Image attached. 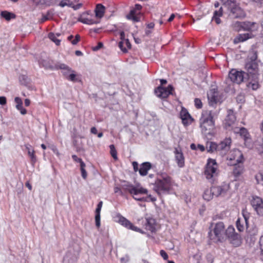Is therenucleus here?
Instances as JSON below:
<instances>
[{
    "mask_svg": "<svg viewBox=\"0 0 263 263\" xmlns=\"http://www.w3.org/2000/svg\"><path fill=\"white\" fill-rule=\"evenodd\" d=\"M66 79L69 81L72 82H76L78 81V79L76 78V74H75V71L74 72L70 73L68 77H67Z\"/></svg>",
    "mask_w": 263,
    "mask_h": 263,
    "instance_id": "obj_47",
    "label": "nucleus"
},
{
    "mask_svg": "<svg viewBox=\"0 0 263 263\" xmlns=\"http://www.w3.org/2000/svg\"><path fill=\"white\" fill-rule=\"evenodd\" d=\"M81 171L82 178L84 179H86L87 174L85 169L82 168L81 170Z\"/></svg>",
    "mask_w": 263,
    "mask_h": 263,
    "instance_id": "obj_60",
    "label": "nucleus"
},
{
    "mask_svg": "<svg viewBox=\"0 0 263 263\" xmlns=\"http://www.w3.org/2000/svg\"><path fill=\"white\" fill-rule=\"evenodd\" d=\"M39 64L41 67H44L45 69H48L49 67L48 57L46 53H41L39 60Z\"/></svg>",
    "mask_w": 263,
    "mask_h": 263,
    "instance_id": "obj_23",
    "label": "nucleus"
},
{
    "mask_svg": "<svg viewBox=\"0 0 263 263\" xmlns=\"http://www.w3.org/2000/svg\"><path fill=\"white\" fill-rule=\"evenodd\" d=\"M233 132L235 134H239L243 138L246 145L248 147L250 146V135L246 128L235 127L233 128Z\"/></svg>",
    "mask_w": 263,
    "mask_h": 263,
    "instance_id": "obj_11",
    "label": "nucleus"
},
{
    "mask_svg": "<svg viewBox=\"0 0 263 263\" xmlns=\"http://www.w3.org/2000/svg\"><path fill=\"white\" fill-rule=\"evenodd\" d=\"M214 13L215 15L221 16L222 15V7H220L218 11H215Z\"/></svg>",
    "mask_w": 263,
    "mask_h": 263,
    "instance_id": "obj_62",
    "label": "nucleus"
},
{
    "mask_svg": "<svg viewBox=\"0 0 263 263\" xmlns=\"http://www.w3.org/2000/svg\"><path fill=\"white\" fill-rule=\"evenodd\" d=\"M129 229L141 233H143V231L140 228L134 226L133 224H132Z\"/></svg>",
    "mask_w": 263,
    "mask_h": 263,
    "instance_id": "obj_56",
    "label": "nucleus"
},
{
    "mask_svg": "<svg viewBox=\"0 0 263 263\" xmlns=\"http://www.w3.org/2000/svg\"><path fill=\"white\" fill-rule=\"evenodd\" d=\"M213 197L214 195L212 194V192L211 189H206L204 191V194L203 195V198L204 200L210 201L213 198Z\"/></svg>",
    "mask_w": 263,
    "mask_h": 263,
    "instance_id": "obj_34",
    "label": "nucleus"
},
{
    "mask_svg": "<svg viewBox=\"0 0 263 263\" xmlns=\"http://www.w3.org/2000/svg\"><path fill=\"white\" fill-rule=\"evenodd\" d=\"M254 37V35L252 33H246L243 34H238L234 39L233 42L236 44L240 42H243L249 39H251Z\"/></svg>",
    "mask_w": 263,
    "mask_h": 263,
    "instance_id": "obj_19",
    "label": "nucleus"
},
{
    "mask_svg": "<svg viewBox=\"0 0 263 263\" xmlns=\"http://www.w3.org/2000/svg\"><path fill=\"white\" fill-rule=\"evenodd\" d=\"M30 147L31 146L30 145H26V147L28 149V154L30 157L31 160L32 162H35L36 161L35 157L34 155V151L31 149Z\"/></svg>",
    "mask_w": 263,
    "mask_h": 263,
    "instance_id": "obj_41",
    "label": "nucleus"
},
{
    "mask_svg": "<svg viewBox=\"0 0 263 263\" xmlns=\"http://www.w3.org/2000/svg\"><path fill=\"white\" fill-rule=\"evenodd\" d=\"M230 243L235 247L240 246L242 243V239L241 236L239 234L231 236L228 238Z\"/></svg>",
    "mask_w": 263,
    "mask_h": 263,
    "instance_id": "obj_24",
    "label": "nucleus"
},
{
    "mask_svg": "<svg viewBox=\"0 0 263 263\" xmlns=\"http://www.w3.org/2000/svg\"><path fill=\"white\" fill-rule=\"evenodd\" d=\"M255 179L258 184H263V172L260 171L255 175Z\"/></svg>",
    "mask_w": 263,
    "mask_h": 263,
    "instance_id": "obj_42",
    "label": "nucleus"
},
{
    "mask_svg": "<svg viewBox=\"0 0 263 263\" xmlns=\"http://www.w3.org/2000/svg\"><path fill=\"white\" fill-rule=\"evenodd\" d=\"M231 139L227 138L218 144V151L221 152L222 154L228 152L231 147Z\"/></svg>",
    "mask_w": 263,
    "mask_h": 263,
    "instance_id": "obj_13",
    "label": "nucleus"
},
{
    "mask_svg": "<svg viewBox=\"0 0 263 263\" xmlns=\"http://www.w3.org/2000/svg\"><path fill=\"white\" fill-rule=\"evenodd\" d=\"M192 258L194 263H201L202 259V254L201 253L198 252L193 255Z\"/></svg>",
    "mask_w": 263,
    "mask_h": 263,
    "instance_id": "obj_38",
    "label": "nucleus"
},
{
    "mask_svg": "<svg viewBox=\"0 0 263 263\" xmlns=\"http://www.w3.org/2000/svg\"><path fill=\"white\" fill-rule=\"evenodd\" d=\"M16 108L17 110L20 111L22 115H25L27 112L26 109L24 108L23 107V103L21 104H16Z\"/></svg>",
    "mask_w": 263,
    "mask_h": 263,
    "instance_id": "obj_48",
    "label": "nucleus"
},
{
    "mask_svg": "<svg viewBox=\"0 0 263 263\" xmlns=\"http://www.w3.org/2000/svg\"><path fill=\"white\" fill-rule=\"evenodd\" d=\"M208 98L211 105L221 102V99L218 96V92L216 88H212L210 90L208 93Z\"/></svg>",
    "mask_w": 263,
    "mask_h": 263,
    "instance_id": "obj_12",
    "label": "nucleus"
},
{
    "mask_svg": "<svg viewBox=\"0 0 263 263\" xmlns=\"http://www.w3.org/2000/svg\"><path fill=\"white\" fill-rule=\"evenodd\" d=\"M206 148L209 152H213L214 151H218V144L215 142H210L207 144Z\"/></svg>",
    "mask_w": 263,
    "mask_h": 263,
    "instance_id": "obj_35",
    "label": "nucleus"
},
{
    "mask_svg": "<svg viewBox=\"0 0 263 263\" xmlns=\"http://www.w3.org/2000/svg\"><path fill=\"white\" fill-rule=\"evenodd\" d=\"M236 160H235L234 159H230L229 162H228V164L229 165H234V166H235V165H237L238 164L237 162L235 161Z\"/></svg>",
    "mask_w": 263,
    "mask_h": 263,
    "instance_id": "obj_61",
    "label": "nucleus"
},
{
    "mask_svg": "<svg viewBox=\"0 0 263 263\" xmlns=\"http://www.w3.org/2000/svg\"><path fill=\"white\" fill-rule=\"evenodd\" d=\"M132 164L134 171L137 172L139 171V169L138 168V163L136 161H134Z\"/></svg>",
    "mask_w": 263,
    "mask_h": 263,
    "instance_id": "obj_64",
    "label": "nucleus"
},
{
    "mask_svg": "<svg viewBox=\"0 0 263 263\" xmlns=\"http://www.w3.org/2000/svg\"><path fill=\"white\" fill-rule=\"evenodd\" d=\"M119 222L121 224L122 226H124L125 228L129 229L130 227L132 225V223L130 222L128 220H127L125 217L122 216L121 215H119Z\"/></svg>",
    "mask_w": 263,
    "mask_h": 263,
    "instance_id": "obj_31",
    "label": "nucleus"
},
{
    "mask_svg": "<svg viewBox=\"0 0 263 263\" xmlns=\"http://www.w3.org/2000/svg\"><path fill=\"white\" fill-rule=\"evenodd\" d=\"M180 116L183 124L185 126H187L189 124H191L193 120V119L187 110L185 108L182 109L180 113Z\"/></svg>",
    "mask_w": 263,
    "mask_h": 263,
    "instance_id": "obj_14",
    "label": "nucleus"
},
{
    "mask_svg": "<svg viewBox=\"0 0 263 263\" xmlns=\"http://www.w3.org/2000/svg\"><path fill=\"white\" fill-rule=\"evenodd\" d=\"M50 41L54 42L57 46H59L60 45L61 40L57 39L53 33L50 32Z\"/></svg>",
    "mask_w": 263,
    "mask_h": 263,
    "instance_id": "obj_46",
    "label": "nucleus"
},
{
    "mask_svg": "<svg viewBox=\"0 0 263 263\" xmlns=\"http://www.w3.org/2000/svg\"><path fill=\"white\" fill-rule=\"evenodd\" d=\"M160 254L164 260H167L168 259V255L165 251L161 250L160 251Z\"/></svg>",
    "mask_w": 263,
    "mask_h": 263,
    "instance_id": "obj_54",
    "label": "nucleus"
},
{
    "mask_svg": "<svg viewBox=\"0 0 263 263\" xmlns=\"http://www.w3.org/2000/svg\"><path fill=\"white\" fill-rule=\"evenodd\" d=\"M161 85L155 89V95L160 98H166L170 95L172 93L174 89L171 85H169L166 88L163 87L162 85L166 84L167 81L165 79L160 80Z\"/></svg>",
    "mask_w": 263,
    "mask_h": 263,
    "instance_id": "obj_4",
    "label": "nucleus"
},
{
    "mask_svg": "<svg viewBox=\"0 0 263 263\" xmlns=\"http://www.w3.org/2000/svg\"><path fill=\"white\" fill-rule=\"evenodd\" d=\"M225 227L222 222L216 223L213 231L209 232V237L214 242H222L224 239Z\"/></svg>",
    "mask_w": 263,
    "mask_h": 263,
    "instance_id": "obj_2",
    "label": "nucleus"
},
{
    "mask_svg": "<svg viewBox=\"0 0 263 263\" xmlns=\"http://www.w3.org/2000/svg\"><path fill=\"white\" fill-rule=\"evenodd\" d=\"M77 256L73 249L69 250L63 257V263H76L77 261Z\"/></svg>",
    "mask_w": 263,
    "mask_h": 263,
    "instance_id": "obj_15",
    "label": "nucleus"
},
{
    "mask_svg": "<svg viewBox=\"0 0 263 263\" xmlns=\"http://www.w3.org/2000/svg\"><path fill=\"white\" fill-rule=\"evenodd\" d=\"M202 132L205 135L210 134L214 127L213 115L212 111H209L206 117L203 118V121L200 124Z\"/></svg>",
    "mask_w": 263,
    "mask_h": 263,
    "instance_id": "obj_3",
    "label": "nucleus"
},
{
    "mask_svg": "<svg viewBox=\"0 0 263 263\" xmlns=\"http://www.w3.org/2000/svg\"><path fill=\"white\" fill-rule=\"evenodd\" d=\"M227 112L228 114L225 119L224 127L227 130L233 131V128L236 127L235 126L236 118L233 110L229 109Z\"/></svg>",
    "mask_w": 263,
    "mask_h": 263,
    "instance_id": "obj_8",
    "label": "nucleus"
},
{
    "mask_svg": "<svg viewBox=\"0 0 263 263\" xmlns=\"http://www.w3.org/2000/svg\"><path fill=\"white\" fill-rule=\"evenodd\" d=\"M217 164L214 159H209L204 171V175L208 179H212L217 175Z\"/></svg>",
    "mask_w": 263,
    "mask_h": 263,
    "instance_id": "obj_5",
    "label": "nucleus"
},
{
    "mask_svg": "<svg viewBox=\"0 0 263 263\" xmlns=\"http://www.w3.org/2000/svg\"><path fill=\"white\" fill-rule=\"evenodd\" d=\"M257 59V52L256 51H252L250 53L249 58L248 61L256 62Z\"/></svg>",
    "mask_w": 263,
    "mask_h": 263,
    "instance_id": "obj_45",
    "label": "nucleus"
},
{
    "mask_svg": "<svg viewBox=\"0 0 263 263\" xmlns=\"http://www.w3.org/2000/svg\"><path fill=\"white\" fill-rule=\"evenodd\" d=\"M136 10L135 9H132L130 11V12L127 15V18H128L129 17H131L133 16H135V14H136Z\"/></svg>",
    "mask_w": 263,
    "mask_h": 263,
    "instance_id": "obj_59",
    "label": "nucleus"
},
{
    "mask_svg": "<svg viewBox=\"0 0 263 263\" xmlns=\"http://www.w3.org/2000/svg\"><path fill=\"white\" fill-rule=\"evenodd\" d=\"M124 183L122 184L121 189L125 191H128L130 194L137 196L138 194H146L148 192L147 189L142 187H138L125 181Z\"/></svg>",
    "mask_w": 263,
    "mask_h": 263,
    "instance_id": "obj_6",
    "label": "nucleus"
},
{
    "mask_svg": "<svg viewBox=\"0 0 263 263\" xmlns=\"http://www.w3.org/2000/svg\"><path fill=\"white\" fill-rule=\"evenodd\" d=\"M221 2L222 5L231 12L237 6L235 0H221Z\"/></svg>",
    "mask_w": 263,
    "mask_h": 263,
    "instance_id": "obj_29",
    "label": "nucleus"
},
{
    "mask_svg": "<svg viewBox=\"0 0 263 263\" xmlns=\"http://www.w3.org/2000/svg\"><path fill=\"white\" fill-rule=\"evenodd\" d=\"M121 188L120 187H115L114 188V192L115 193H119V194L120 195H122L123 196V193L122 192V190H121Z\"/></svg>",
    "mask_w": 263,
    "mask_h": 263,
    "instance_id": "obj_57",
    "label": "nucleus"
},
{
    "mask_svg": "<svg viewBox=\"0 0 263 263\" xmlns=\"http://www.w3.org/2000/svg\"><path fill=\"white\" fill-rule=\"evenodd\" d=\"M212 192V194L214 196L218 197L221 195L225 194L228 189L227 185H221V186H215L211 187Z\"/></svg>",
    "mask_w": 263,
    "mask_h": 263,
    "instance_id": "obj_16",
    "label": "nucleus"
},
{
    "mask_svg": "<svg viewBox=\"0 0 263 263\" xmlns=\"http://www.w3.org/2000/svg\"><path fill=\"white\" fill-rule=\"evenodd\" d=\"M1 16L8 21H10L12 18H15L16 17L15 14L7 11H2L1 12Z\"/></svg>",
    "mask_w": 263,
    "mask_h": 263,
    "instance_id": "obj_32",
    "label": "nucleus"
},
{
    "mask_svg": "<svg viewBox=\"0 0 263 263\" xmlns=\"http://www.w3.org/2000/svg\"><path fill=\"white\" fill-rule=\"evenodd\" d=\"M124 41H121L119 43V47L123 52L126 53L127 52V49L126 48L124 47Z\"/></svg>",
    "mask_w": 263,
    "mask_h": 263,
    "instance_id": "obj_51",
    "label": "nucleus"
},
{
    "mask_svg": "<svg viewBox=\"0 0 263 263\" xmlns=\"http://www.w3.org/2000/svg\"><path fill=\"white\" fill-rule=\"evenodd\" d=\"M243 223V220L240 218H238L236 222L237 229L239 232H242L244 230V226Z\"/></svg>",
    "mask_w": 263,
    "mask_h": 263,
    "instance_id": "obj_40",
    "label": "nucleus"
},
{
    "mask_svg": "<svg viewBox=\"0 0 263 263\" xmlns=\"http://www.w3.org/2000/svg\"><path fill=\"white\" fill-rule=\"evenodd\" d=\"M58 6H60L62 7H64L66 6L68 7L72 6V2H70V0H62L60 2L59 4H57Z\"/></svg>",
    "mask_w": 263,
    "mask_h": 263,
    "instance_id": "obj_44",
    "label": "nucleus"
},
{
    "mask_svg": "<svg viewBox=\"0 0 263 263\" xmlns=\"http://www.w3.org/2000/svg\"><path fill=\"white\" fill-rule=\"evenodd\" d=\"M195 105L197 108H201L202 106V104L199 99L196 98L194 100Z\"/></svg>",
    "mask_w": 263,
    "mask_h": 263,
    "instance_id": "obj_50",
    "label": "nucleus"
},
{
    "mask_svg": "<svg viewBox=\"0 0 263 263\" xmlns=\"http://www.w3.org/2000/svg\"><path fill=\"white\" fill-rule=\"evenodd\" d=\"M233 28L236 31H240L242 30V22L236 21L233 23Z\"/></svg>",
    "mask_w": 263,
    "mask_h": 263,
    "instance_id": "obj_37",
    "label": "nucleus"
},
{
    "mask_svg": "<svg viewBox=\"0 0 263 263\" xmlns=\"http://www.w3.org/2000/svg\"><path fill=\"white\" fill-rule=\"evenodd\" d=\"M152 167V164L150 162H145L141 164L139 170V174L141 176H144L147 175V172Z\"/></svg>",
    "mask_w": 263,
    "mask_h": 263,
    "instance_id": "obj_25",
    "label": "nucleus"
},
{
    "mask_svg": "<svg viewBox=\"0 0 263 263\" xmlns=\"http://www.w3.org/2000/svg\"><path fill=\"white\" fill-rule=\"evenodd\" d=\"M247 80L249 81V82L247 85L249 88H252L253 90H256L258 88V75L248 77Z\"/></svg>",
    "mask_w": 263,
    "mask_h": 263,
    "instance_id": "obj_18",
    "label": "nucleus"
},
{
    "mask_svg": "<svg viewBox=\"0 0 263 263\" xmlns=\"http://www.w3.org/2000/svg\"><path fill=\"white\" fill-rule=\"evenodd\" d=\"M217 16L218 15H215V14H214V16H213L212 19L211 20L210 22H211L213 20H214L217 24H219L221 22V21L219 17H217Z\"/></svg>",
    "mask_w": 263,
    "mask_h": 263,
    "instance_id": "obj_58",
    "label": "nucleus"
},
{
    "mask_svg": "<svg viewBox=\"0 0 263 263\" xmlns=\"http://www.w3.org/2000/svg\"><path fill=\"white\" fill-rule=\"evenodd\" d=\"M229 77L231 81L237 84H240L247 79L246 72L243 71H238L235 69H232L229 72Z\"/></svg>",
    "mask_w": 263,
    "mask_h": 263,
    "instance_id": "obj_7",
    "label": "nucleus"
},
{
    "mask_svg": "<svg viewBox=\"0 0 263 263\" xmlns=\"http://www.w3.org/2000/svg\"><path fill=\"white\" fill-rule=\"evenodd\" d=\"M102 204L103 202L102 201H100L98 203L97 207L96 209L95 221L96 225L98 228H99L100 226V212L101 210Z\"/></svg>",
    "mask_w": 263,
    "mask_h": 263,
    "instance_id": "obj_27",
    "label": "nucleus"
},
{
    "mask_svg": "<svg viewBox=\"0 0 263 263\" xmlns=\"http://www.w3.org/2000/svg\"><path fill=\"white\" fill-rule=\"evenodd\" d=\"M21 83L25 86H27L29 83V79L28 77L25 75H21L19 77Z\"/></svg>",
    "mask_w": 263,
    "mask_h": 263,
    "instance_id": "obj_39",
    "label": "nucleus"
},
{
    "mask_svg": "<svg viewBox=\"0 0 263 263\" xmlns=\"http://www.w3.org/2000/svg\"><path fill=\"white\" fill-rule=\"evenodd\" d=\"M171 180V178L165 173H159L155 182V191L158 194L168 193L172 186Z\"/></svg>",
    "mask_w": 263,
    "mask_h": 263,
    "instance_id": "obj_1",
    "label": "nucleus"
},
{
    "mask_svg": "<svg viewBox=\"0 0 263 263\" xmlns=\"http://www.w3.org/2000/svg\"><path fill=\"white\" fill-rule=\"evenodd\" d=\"M175 159L176 162L180 167H182L184 165V158L182 153L177 148L175 149Z\"/></svg>",
    "mask_w": 263,
    "mask_h": 263,
    "instance_id": "obj_22",
    "label": "nucleus"
},
{
    "mask_svg": "<svg viewBox=\"0 0 263 263\" xmlns=\"http://www.w3.org/2000/svg\"><path fill=\"white\" fill-rule=\"evenodd\" d=\"M258 64L256 62L248 61L245 64V69L247 71L246 76L248 77L253 76L254 75H258Z\"/></svg>",
    "mask_w": 263,
    "mask_h": 263,
    "instance_id": "obj_10",
    "label": "nucleus"
},
{
    "mask_svg": "<svg viewBox=\"0 0 263 263\" xmlns=\"http://www.w3.org/2000/svg\"><path fill=\"white\" fill-rule=\"evenodd\" d=\"M80 36L79 34H77L75 36V39L74 40H72L71 43L72 45H76L80 41Z\"/></svg>",
    "mask_w": 263,
    "mask_h": 263,
    "instance_id": "obj_55",
    "label": "nucleus"
},
{
    "mask_svg": "<svg viewBox=\"0 0 263 263\" xmlns=\"http://www.w3.org/2000/svg\"><path fill=\"white\" fill-rule=\"evenodd\" d=\"M214 256L211 254L208 253L206 255V259L208 262V263H213L214 261Z\"/></svg>",
    "mask_w": 263,
    "mask_h": 263,
    "instance_id": "obj_49",
    "label": "nucleus"
},
{
    "mask_svg": "<svg viewBox=\"0 0 263 263\" xmlns=\"http://www.w3.org/2000/svg\"><path fill=\"white\" fill-rule=\"evenodd\" d=\"M103 46V43L102 42H99L98 43V45L97 46H95V47H92V50L93 51H98L99 50V49H100L101 48H102Z\"/></svg>",
    "mask_w": 263,
    "mask_h": 263,
    "instance_id": "obj_53",
    "label": "nucleus"
},
{
    "mask_svg": "<svg viewBox=\"0 0 263 263\" xmlns=\"http://www.w3.org/2000/svg\"><path fill=\"white\" fill-rule=\"evenodd\" d=\"M146 222L145 223V228L151 232H154L155 230V220L151 217H147L145 218Z\"/></svg>",
    "mask_w": 263,
    "mask_h": 263,
    "instance_id": "obj_26",
    "label": "nucleus"
},
{
    "mask_svg": "<svg viewBox=\"0 0 263 263\" xmlns=\"http://www.w3.org/2000/svg\"><path fill=\"white\" fill-rule=\"evenodd\" d=\"M130 260L129 256L126 255L120 259L121 263H127Z\"/></svg>",
    "mask_w": 263,
    "mask_h": 263,
    "instance_id": "obj_52",
    "label": "nucleus"
},
{
    "mask_svg": "<svg viewBox=\"0 0 263 263\" xmlns=\"http://www.w3.org/2000/svg\"><path fill=\"white\" fill-rule=\"evenodd\" d=\"M250 204L257 214L263 216V200L258 196H252L250 200Z\"/></svg>",
    "mask_w": 263,
    "mask_h": 263,
    "instance_id": "obj_9",
    "label": "nucleus"
},
{
    "mask_svg": "<svg viewBox=\"0 0 263 263\" xmlns=\"http://www.w3.org/2000/svg\"><path fill=\"white\" fill-rule=\"evenodd\" d=\"M238 163L237 165L234 167L233 174L235 177H238L241 175V174L243 173V166L241 161L239 159H236L235 161Z\"/></svg>",
    "mask_w": 263,
    "mask_h": 263,
    "instance_id": "obj_20",
    "label": "nucleus"
},
{
    "mask_svg": "<svg viewBox=\"0 0 263 263\" xmlns=\"http://www.w3.org/2000/svg\"><path fill=\"white\" fill-rule=\"evenodd\" d=\"M109 148L110 155L115 160H117V153L114 145L111 144L109 145Z\"/></svg>",
    "mask_w": 263,
    "mask_h": 263,
    "instance_id": "obj_43",
    "label": "nucleus"
},
{
    "mask_svg": "<svg viewBox=\"0 0 263 263\" xmlns=\"http://www.w3.org/2000/svg\"><path fill=\"white\" fill-rule=\"evenodd\" d=\"M78 21L80 22L83 24H88V25L98 24L99 23V21H94L92 19H89L88 18H82V17L79 18Z\"/></svg>",
    "mask_w": 263,
    "mask_h": 263,
    "instance_id": "obj_33",
    "label": "nucleus"
},
{
    "mask_svg": "<svg viewBox=\"0 0 263 263\" xmlns=\"http://www.w3.org/2000/svg\"><path fill=\"white\" fill-rule=\"evenodd\" d=\"M231 13V16L235 18H243L246 16V14L243 10L237 6L232 10Z\"/></svg>",
    "mask_w": 263,
    "mask_h": 263,
    "instance_id": "obj_21",
    "label": "nucleus"
},
{
    "mask_svg": "<svg viewBox=\"0 0 263 263\" xmlns=\"http://www.w3.org/2000/svg\"><path fill=\"white\" fill-rule=\"evenodd\" d=\"M236 234L237 233L235 232L234 228L232 226L229 227L227 230H225V235L227 236L228 238L236 235Z\"/></svg>",
    "mask_w": 263,
    "mask_h": 263,
    "instance_id": "obj_36",
    "label": "nucleus"
},
{
    "mask_svg": "<svg viewBox=\"0 0 263 263\" xmlns=\"http://www.w3.org/2000/svg\"><path fill=\"white\" fill-rule=\"evenodd\" d=\"M258 28V25L255 22L249 21L242 22V30L250 32L256 31Z\"/></svg>",
    "mask_w": 263,
    "mask_h": 263,
    "instance_id": "obj_17",
    "label": "nucleus"
},
{
    "mask_svg": "<svg viewBox=\"0 0 263 263\" xmlns=\"http://www.w3.org/2000/svg\"><path fill=\"white\" fill-rule=\"evenodd\" d=\"M105 7L101 4H98L95 10V15L97 18H102L105 13Z\"/></svg>",
    "mask_w": 263,
    "mask_h": 263,
    "instance_id": "obj_28",
    "label": "nucleus"
},
{
    "mask_svg": "<svg viewBox=\"0 0 263 263\" xmlns=\"http://www.w3.org/2000/svg\"><path fill=\"white\" fill-rule=\"evenodd\" d=\"M6 98L5 97H0V104L4 105L6 104Z\"/></svg>",
    "mask_w": 263,
    "mask_h": 263,
    "instance_id": "obj_63",
    "label": "nucleus"
},
{
    "mask_svg": "<svg viewBox=\"0 0 263 263\" xmlns=\"http://www.w3.org/2000/svg\"><path fill=\"white\" fill-rule=\"evenodd\" d=\"M58 67L63 70V74L66 78L70 73L74 72V70L65 64H60Z\"/></svg>",
    "mask_w": 263,
    "mask_h": 263,
    "instance_id": "obj_30",
    "label": "nucleus"
}]
</instances>
